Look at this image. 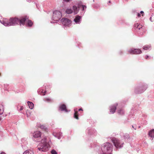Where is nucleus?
Returning a JSON list of instances; mask_svg holds the SVG:
<instances>
[{
	"label": "nucleus",
	"instance_id": "16",
	"mask_svg": "<svg viewBox=\"0 0 154 154\" xmlns=\"http://www.w3.org/2000/svg\"><path fill=\"white\" fill-rule=\"evenodd\" d=\"M53 135L56 137H57L59 139L61 138V137L62 136V133L61 132H54L53 133Z\"/></svg>",
	"mask_w": 154,
	"mask_h": 154
},
{
	"label": "nucleus",
	"instance_id": "6",
	"mask_svg": "<svg viewBox=\"0 0 154 154\" xmlns=\"http://www.w3.org/2000/svg\"><path fill=\"white\" fill-rule=\"evenodd\" d=\"M62 14L61 12L57 11H55L53 12V18L55 21H58L61 18Z\"/></svg>",
	"mask_w": 154,
	"mask_h": 154
},
{
	"label": "nucleus",
	"instance_id": "44",
	"mask_svg": "<svg viewBox=\"0 0 154 154\" xmlns=\"http://www.w3.org/2000/svg\"><path fill=\"white\" fill-rule=\"evenodd\" d=\"M109 3H110L111 2H110V1H109Z\"/></svg>",
	"mask_w": 154,
	"mask_h": 154
},
{
	"label": "nucleus",
	"instance_id": "36",
	"mask_svg": "<svg viewBox=\"0 0 154 154\" xmlns=\"http://www.w3.org/2000/svg\"><path fill=\"white\" fill-rule=\"evenodd\" d=\"M71 0H63V1L65 2H69Z\"/></svg>",
	"mask_w": 154,
	"mask_h": 154
},
{
	"label": "nucleus",
	"instance_id": "33",
	"mask_svg": "<svg viewBox=\"0 0 154 154\" xmlns=\"http://www.w3.org/2000/svg\"><path fill=\"white\" fill-rule=\"evenodd\" d=\"M82 6V11H84L85 9L86 8V7L85 5H80V7Z\"/></svg>",
	"mask_w": 154,
	"mask_h": 154
},
{
	"label": "nucleus",
	"instance_id": "32",
	"mask_svg": "<svg viewBox=\"0 0 154 154\" xmlns=\"http://www.w3.org/2000/svg\"><path fill=\"white\" fill-rule=\"evenodd\" d=\"M8 85L7 84H5L4 85V88L5 90L8 91Z\"/></svg>",
	"mask_w": 154,
	"mask_h": 154
},
{
	"label": "nucleus",
	"instance_id": "18",
	"mask_svg": "<svg viewBox=\"0 0 154 154\" xmlns=\"http://www.w3.org/2000/svg\"><path fill=\"white\" fill-rule=\"evenodd\" d=\"M81 18V17L80 16L77 15L75 17V18L74 19V21L76 23H79Z\"/></svg>",
	"mask_w": 154,
	"mask_h": 154
},
{
	"label": "nucleus",
	"instance_id": "39",
	"mask_svg": "<svg viewBox=\"0 0 154 154\" xmlns=\"http://www.w3.org/2000/svg\"><path fill=\"white\" fill-rule=\"evenodd\" d=\"M79 111H83V109H82V108H80V109H79L78 110Z\"/></svg>",
	"mask_w": 154,
	"mask_h": 154
},
{
	"label": "nucleus",
	"instance_id": "3",
	"mask_svg": "<svg viewBox=\"0 0 154 154\" xmlns=\"http://www.w3.org/2000/svg\"><path fill=\"white\" fill-rule=\"evenodd\" d=\"M0 20L1 22L3 23L5 26H10L15 25V24H18L19 23V19L17 18H11L8 21L6 19Z\"/></svg>",
	"mask_w": 154,
	"mask_h": 154
},
{
	"label": "nucleus",
	"instance_id": "22",
	"mask_svg": "<svg viewBox=\"0 0 154 154\" xmlns=\"http://www.w3.org/2000/svg\"><path fill=\"white\" fill-rule=\"evenodd\" d=\"M134 27L135 29H137L139 30L142 29L143 26L137 23L134 25Z\"/></svg>",
	"mask_w": 154,
	"mask_h": 154
},
{
	"label": "nucleus",
	"instance_id": "9",
	"mask_svg": "<svg viewBox=\"0 0 154 154\" xmlns=\"http://www.w3.org/2000/svg\"><path fill=\"white\" fill-rule=\"evenodd\" d=\"M86 132L89 135H95L97 134V131L95 130L89 128H87Z\"/></svg>",
	"mask_w": 154,
	"mask_h": 154
},
{
	"label": "nucleus",
	"instance_id": "5",
	"mask_svg": "<svg viewBox=\"0 0 154 154\" xmlns=\"http://www.w3.org/2000/svg\"><path fill=\"white\" fill-rule=\"evenodd\" d=\"M148 88L146 84L136 87L134 89V92L137 94H140L144 92Z\"/></svg>",
	"mask_w": 154,
	"mask_h": 154
},
{
	"label": "nucleus",
	"instance_id": "20",
	"mask_svg": "<svg viewBox=\"0 0 154 154\" xmlns=\"http://www.w3.org/2000/svg\"><path fill=\"white\" fill-rule=\"evenodd\" d=\"M74 111L75 112V113L74 115V117L77 119H79L78 116V112L77 111V109H74Z\"/></svg>",
	"mask_w": 154,
	"mask_h": 154
},
{
	"label": "nucleus",
	"instance_id": "45",
	"mask_svg": "<svg viewBox=\"0 0 154 154\" xmlns=\"http://www.w3.org/2000/svg\"><path fill=\"white\" fill-rule=\"evenodd\" d=\"M1 118H0V121H1Z\"/></svg>",
	"mask_w": 154,
	"mask_h": 154
},
{
	"label": "nucleus",
	"instance_id": "8",
	"mask_svg": "<svg viewBox=\"0 0 154 154\" xmlns=\"http://www.w3.org/2000/svg\"><path fill=\"white\" fill-rule=\"evenodd\" d=\"M63 25L64 26H69L71 23V21L69 19L66 18H63L61 20Z\"/></svg>",
	"mask_w": 154,
	"mask_h": 154
},
{
	"label": "nucleus",
	"instance_id": "12",
	"mask_svg": "<svg viewBox=\"0 0 154 154\" xmlns=\"http://www.w3.org/2000/svg\"><path fill=\"white\" fill-rule=\"evenodd\" d=\"M80 8V4H78V7L75 5H73L72 7L73 12H74L75 14H77Z\"/></svg>",
	"mask_w": 154,
	"mask_h": 154
},
{
	"label": "nucleus",
	"instance_id": "19",
	"mask_svg": "<svg viewBox=\"0 0 154 154\" xmlns=\"http://www.w3.org/2000/svg\"><path fill=\"white\" fill-rule=\"evenodd\" d=\"M149 135L151 138L154 137V129L150 130L149 132Z\"/></svg>",
	"mask_w": 154,
	"mask_h": 154
},
{
	"label": "nucleus",
	"instance_id": "13",
	"mask_svg": "<svg viewBox=\"0 0 154 154\" xmlns=\"http://www.w3.org/2000/svg\"><path fill=\"white\" fill-rule=\"evenodd\" d=\"M117 105V104L116 103L110 107L109 110L110 114H113L115 113L116 109V106Z\"/></svg>",
	"mask_w": 154,
	"mask_h": 154
},
{
	"label": "nucleus",
	"instance_id": "38",
	"mask_svg": "<svg viewBox=\"0 0 154 154\" xmlns=\"http://www.w3.org/2000/svg\"><path fill=\"white\" fill-rule=\"evenodd\" d=\"M149 56L148 55H146L145 57V58L146 59H147L148 58Z\"/></svg>",
	"mask_w": 154,
	"mask_h": 154
},
{
	"label": "nucleus",
	"instance_id": "34",
	"mask_svg": "<svg viewBox=\"0 0 154 154\" xmlns=\"http://www.w3.org/2000/svg\"><path fill=\"white\" fill-rule=\"evenodd\" d=\"M51 152V154H57V152L54 149L52 150Z\"/></svg>",
	"mask_w": 154,
	"mask_h": 154
},
{
	"label": "nucleus",
	"instance_id": "17",
	"mask_svg": "<svg viewBox=\"0 0 154 154\" xmlns=\"http://www.w3.org/2000/svg\"><path fill=\"white\" fill-rule=\"evenodd\" d=\"M122 137V139L125 140H128L130 139V137L129 134L127 133L123 134Z\"/></svg>",
	"mask_w": 154,
	"mask_h": 154
},
{
	"label": "nucleus",
	"instance_id": "41",
	"mask_svg": "<svg viewBox=\"0 0 154 154\" xmlns=\"http://www.w3.org/2000/svg\"><path fill=\"white\" fill-rule=\"evenodd\" d=\"M140 13L141 14H143L144 13L142 11H141Z\"/></svg>",
	"mask_w": 154,
	"mask_h": 154
},
{
	"label": "nucleus",
	"instance_id": "4",
	"mask_svg": "<svg viewBox=\"0 0 154 154\" xmlns=\"http://www.w3.org/2000/svg\"><path fill=\"white\" fill-rule=\"evenodd\" d=\"M111 140L116 149H120L123 147L124 143L121 142L118 139L113 137L112 138Z\"/></svg>",
	"mask_w": 154,
	"mask_h": 154
},
{
	"label": "nucleus",
	"instance_id": "43",
	"mask_svg": "<svg viewBox=\"0 0 154 154\" xmlns=\"http://www.w3.org/2000/svg\"><path fill=\"white\" fill-rule=\"evenodd\" d=\"M1 76V73L0 72V76Z\"/></svg>",
	"mask_w": 154,
	"mask_h": 154
},
{
	"label": "nucleus",
	"instance_id": "37",
	"mask_svg": "<svg viewBox=\"0 0 154 154\" xmlns=\"http://www.w3.org/2000/svg\"><path fill=\"white\" fill-rule=\"evenodd\" d=\"M137 16H138L139 17H140V16H140V13H137Z\"/></svg>",
	"mask_w": 154,
	"mask_h": 154
},
{
	"label": "nucleus",
	"instance_id": "27",
	"mask_svg": "<svg viewBox=\"0 0 154 154\" xmlns=\"http://www.w3.org/2000/svg\"><path fill=\"white\" fill-rule=\"evenodd\" d=\"M39 128L41 129H42L43 130L45 131H46L47 130V128L46 126L44 125H40L39 126Z\"/></svg>",
	"mask_w": 154,
	"mask_h": 154
},
{
	"label": "nucleus",
	"instance_id": "15",
	"mask_svg": "<svg viewBox=\"0 0 154 154\" xmlns=\"http://www.w3.org/2000/svg\"><path fill=\"white\" fill-rule=\"evenodd\" d=\"M59 110L62 111H64L66 112L70 111V110L68 111L66 109V106L64 104H61L60 106Z\"/></svg>",
	"mask_w": 154,
	"mask_h": 154
},
{
	"label": "nucleus",
	"instance_id": "35",
	"mask_svg": "<svg viewBox=\"0 0 154 154\" xmlns=\"http://www.w3.org/2000/svg\"><path fill=\"white\" fill-rule=\"evenodd\" d=\"M23 106H21L20 107V111H21V110H22L23 109Z\"/></svg>",
	"mask_w": 154,
	"mask_h": 154
},
{
	"label": "nucleus",
	"instance_id": "42",
	"mask_svg": "<svg viewBox=\"0 0 154 154\" xmlns=\"http://www.w3.org/2000/svg\"><path fill=\"white\" fill-rule=\"evenodd\" d=\"M132 127H133V128H134V129H135V130H136V128H134V126H133V125H132Z\"/></svg>",
	"mask_w": 154,
	"mask_h": 154
},
{
	"label": "nucleus",
	"instance_id": "40",
	"mask_svg": "<svg viewBox=\"0 0 154 154\" xmlns=\"http://www.w3.org/2000/svg\"><path fill=\"white\" fill-rule=\"evenodd\" d=\"M0 154H6V153L4 152H2Z\"/></svg>",
	"mask_w": 154,
	"mask_h": 154
},
{
	"label": "nucleus",
	"instance_id": "2",
	"mask_svg": "<svg viewBox=\"0 0 154 154\" xmlns=\"http://www.w3.org/2000/svg\"><path fill=\"white\" fill-rule=\"evenodd\" d=\"M46 137H44L42 139L41 143L37 146L38 149L41 151L45 152L48 149L49 144L46 142Z\"/></svg>",
	"mask_w": 154,
	"mask_h": 154
},
{
	"label": "nucleus",
	"instance_id": "29",
	"mask_svg": "<svg viewBox=\"0 0 154 154\" xmlns=\"http://www.w3.org/2000/svg\"><path fill=\"white\" fill-rule=\"evenodd\" d=\"M28 25L29 26H31L33 24V23L32 21L30 20H29L27 22Z\"/></svg>",
	"mask_w": 154,
	"mask_h": 154
},
{
	"label": "nucleus",
	"instance_id": "31",
	"mask_svg": "<svg viewBox=\"0 0 154 154\" xmlns=\"http://www.w3.org/2000/svg\"><path fill=\"white\" fill-rule=\"evenodd\" d=\"M26 113L27 115V116L28 117L30 116L31 114V112L30 111L28 110H26Z\"/></svg>",
	"mask_w": 154,
	"mask_h": 154
},
{
	"label": "nucleus",
	"instance_id": "23",
	"mask_svg": "<svg viewBox=\"0 0 154 154\" xmlns=\"http://www.w3.org/2000/svg\"><path fill=\"white\" fill-rule=\"evenodd\" d=\"M118 113L121 115H123L125 114V112L122 109L118 110L117 111Z\"/></svg>",
	"mask_w": 154,
	"mask_h": 154
},
{
	"label": "nucleus",
	"instance_id": "7",
	"mask_svg": "<svg viewBox=\"0 0 154 154\" xmlns=\"http://www.w3.org/2000/svg\"><path fill=\"white\" fill-rule=\"evenodd\" d=\"M129 54H138L142 53V51L139 49L131 48L128 50Z\"/></svg>",
	"mask_w": 154,
	"mask_h": 154
},
{
	"label": "nucleus",
	"instance_id": "21",
	"mask_svg": "<svg viewBox=\"0 0 154 154\" xmlns=\"http://www.w3.org/2000/svg\"><path fill=\"white\" fill-rule=\"evenodd\" d=\"M27 103L29 108L30 109H32L33 108L34 105L32 102L28 101Z\"/></svg>",
	"mask_w": 154,
	"mask_h": 154
},
{
	"label": "nucleus",
	"instance_id": "14",
	"mask_svg": "<svg viewBox=\"0 0 154 154\" xmlns=\"http://www.w3.org/2000/svg\"><path fill=\"white\" fill-rule=\"evenodd\" d=\"M28 19V17L26 16H25L21 17L20 19H19V23L20 25L21 24L24 25L25 21Z\"/></svg>",
	"mask_w": 154,
	"mask_h": 154
},
{
	"label": "nucleus",
	"instance_id": "28",
	"mask_svg": "<svg viewBox=\"0 0 154 154\" xmlns=\"http://www.w3.org/2000/svg\"><path fill=\"white\" fill-rule=\"evenodd\" d=\"M66 12L68 14L72 13L73 12V11L71 9H66Z\"/></svg>",
	"mask_w": 154,
	"mask_h": 154
},
{
	"label": "nucleus",
	"instance_id": "1",
	"mask_svg": "<svg viewBox=\"0 0 154 154\" xmlns=\"http://www.w3.org/2000/svg\"><path fill=\"white\" fill-rule=\"evenodd\" d=\"M113 146L109 143L106 142L101 146L100 150L99 152L100 154H112Z\"/></svg>",
	"mask_w": 154,
	"mask_h": 154
},
{
	"label": "nucleus",
	"instance_id": "25",
	"mask_svg": "<svg viewBox=\"0 0 154 154\" xmlns=\"http://www.w3.org/2000/svg\"><path fill=\"white\" fill-rule=\"evenodd\" d=\"M23 154H34L33 152L31 150H27L25 151Z\"/></svg>",
	"mask_w": 154,
	"mask_h": 154
},
{
	"label": "nucleus",
	"instance_id": "10",
	"mask_svg": "<svg viewBox=\"0 0 154 154\" xmlns=\"http://www.w3.org/2000/svg\"><path fill=\"white\" fill-rule=\"evenodd\" d=\"M46 89V88L43 87L39 89L37 92L39 94L44 96L45 95V93L47 92Z\"/></svg>",
	"mask_w": 154,
	"mask_h": 154
},
{
	"label": "nucleus",
	"instance_id": "26",
	"mask_svg": "<svg viewBox=\"0 0 154 154\" xmlns=\"http://www.w3.org/2000/svg\"><path fill=\"white\" fill-rule=\"evenodd\" d=\"M151 47L150 45H146L143 47V49L144 50H147L149 49Z\"/></svg>",
	"mask_w": 154,
	"mask_h": 154
},
{
	"label": "nucleus",
	"instance_id": "11",
	"mask_svg": "<svg viewBox=\"0 0 154 154\" xmlns=\"http://www.w3.org/2000/svg\"><path fill=\"white\" fill-rule=\"evenodd\" d=\"M33 137L35 138H41V132L38 131L34 132L32 134Z\"/></svg>",
	"mask_w": 154,
	"mask_h": 154
},
{
	"label": "nucleus",
	"instance_id": "30",
	"mask_svg": "<svg viewBox=\"0 0 154 154\" xmlns=\"http://www.w3.org/2000/svg\"><path fill=\"white\" fill-rule=\"evenodd\" d=\"M44 101L48 102H51L52 101V99L49 98H45L44 99Z\"/></svg>",
	"mask_w": 154,
	"mask_h": 154
},
{
	"label": "nucleus",
	"instance_id": "24",
	"mask_svg": "<svg viewBox=\"0 0 154 154\" xmlns=\"http://www.w3.org/2000/svg\"><path fill=\"white\" fill-rule=\"evenodd\" d=\"M4 112V108L3 105L0 104V115L3 114Z\"/></svg>",
	"mask_w": 154,
	"mask_h": 154
}]
</instances>
